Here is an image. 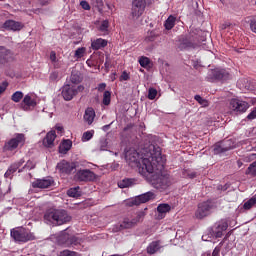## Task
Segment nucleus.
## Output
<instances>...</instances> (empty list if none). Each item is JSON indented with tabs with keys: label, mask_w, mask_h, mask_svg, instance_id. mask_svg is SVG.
Wrapping results in <instances>:
<instances>
[{
	"label": "nucleus",
	"mask_w": 256,
	"mask_h": 256,
	"mask_svg": "<svg viewBox=\"0 0 256 256\" xmlns=\"http://www.w3.org/2000/svg\"><path fill=\"white\" fill-rule=\"evenodd\" d=\"M158 219H164L165 215L171 211L169 204H159L157 207Z\"/></svg>",
	"instance_id": "24"
},
{
	"label": "nucleus",
	"mask_w": 256,
	"mask_h": 256,
	"mask_svg": "<svg viewBox=\"0 0 256 256\" xmlns=\"http://www.w3.org/2000/svg\"><path fill=\"white\" fill-rule=\"evenodd\" d=\"M40 5H42V7H44L45 5L49 4V0H39Z\"/></svg>",
	"instance_id": "57"
},
{
	"label": "nucleus",
	"mask_w": 256,
	"mask_h": 256,
	"mask_svg": "<svg viewBox=\"0 0 256 256\" xmlns=\"http://www.w3.org/2000/svg\"><path fill=\"white\" fill-rule=\"evenodd\" d=\"M55 185V180L51 177H45L43 179H37L32 182V187L34 189H49Z\"/></svg>",
	"instance_id": "14"
},
{
	"label": "nucleus",
	"mask_w": 256,
	"mask_h": 256,
	"mask_svg": "<svg viewBox=\"0 0 256 256\" xmlns=\"http://www.w3.org/2000/svg\"><path fill=\"white\" fill-rule=\"evenodd\" d=\"M80 5L82 9H84L85 11H89L91 9V6L89 5L88 1L83 0L80 2Z\"/></svg>",
	"instance_id": "49"
},
{
	"label": "nucleus",
	"mask_w": 256,
	"mask_h": 256,
	"mask_svg": "<svg viewBox=\"0 0 256 256\" xmlns=\"http://www.w3.org/2000/svg\"><path fill=\"white\" fill-rule=\"evenodd\" d=\"M211 211H213V203L210 201L202 202L198 205L195 217L196 219H204V217L211 215Z\"/></svg>",
	"instance_id": "9"
},
{
	"label": "nucleus",
	"mask_w": 256,
	"mask_h": 256,
	"mask_svg": "<svg viewBox=\"0 0 256 256\" xmlns=\"http://www.w3.org/2000/svg\"><path fill=\"white\" fill-rule=\"evenodd\" d=\"M44 220L48 221V223H52L53 225H65V223H69V221H71V216H69L65 210H54L46 212Z\"/></svg>",
	"instance_id": "2"
},
{
	"label": "nucleus",
	"mask_w": 256,
	"mask_h": 256,
	"mask_svg": "<svg viewBox=\"0 0 256 256\" xmlns=\"http://www.w3.org/2000/svg\"><path fill=\"white\" fill-rule=\"evenodd\" d=\"M70 81H71L70 85H79V83L83 81V78L81 77V72L76 70L72 71V74L70 76Z\"/></svg>",
	"instance_id": "28"
},
{
	"label": "nucleus",
	"mask_w": 256,
	"mask_h": 256,
	"mask_svg": "<svg viewBox=\"0 0 256 256\" xmlns=\"http://www.w3.org/2000/svg\"><path fill=\"white\" fill-rule=\"evenodd\" d=\"M105 87H107V84L105 83H100L98 85V91H105Z\"/></svg>",
	"instance_id": "55"
},
{
	"label": "nucleus",
	"mask_w": 256,
	"mask_h": 256,
	"mask_svg": "<svg viewBox=\"0 0 256 256\" xmlns=\"http://www.w3.org/2000/svg\"><path fill=\"white\" fill-rule=\"evenodd\" d=\"M201 256H211V252L203 253Z\"/></svg>",
	"instance_id": "60"
},
{
	"label": "nucleus",
	"mask_w": 256,
	"mask_h": 256,
	"mask_svg": "<svg viewBox=\"0 0 256 256\" xmlns=\"http://www.w3.org/2000/svg\"><path fill=\"white\" fill-rule=\"evenodd\" d=\"M159 249H161L159 242L154 241V242L150 243L149 246L147 247V253L149 255H154V253H157V251H159Z\"/></svg>",
	"instance_id": "30"
},
{
	"label": "nucleus",
	"mask_w": 256,
	"mask_h": 256,
	"mask_svg": "<svg viewBox=\"0 0 256 256\" xmlns=\"http://www.w3.org/2000/svg\"><path fill=\"white\" fill-rule=\"evenodd\" d=\"M194 99L202 107H209V101H207V99H204L203 97H201V95H195Z\"/></svg>",
	"instance_id": "36"
},
{
	"label": "nucleus",
	"mask_w": 256,
	"mask_h": 256,
	"mask_svg": "<svg viewBox=\"0 0 256 256\" xmlns=\"http://www.w3.org/2000/svg\"><path fill=\"white\" fill-rule=\"evenodd\" d=\"M155 97H157V89L149 88L148 89V99H150V101H153V99H155Z\"/></svg>",
	"instance_id": "45"
},
{
	"label": "nucleus",
	"mask_w": 256,
	"mask_h": 256,
	"mask_svg": "<svg viewBox=\"0 0 256 256\" xmlns=\"http://www.w3.org/2000/svg\"><path fill=\"white\" fill-rule=\"evenodd\" d=\"M156 149H161V148H159V147L155 148V146H153V150H152V152H150V155H148V157L142 158V160H139V152L138 151L129 150L125 154L126 162L128 163V165L130 167H137L138 172H139V169H141V167H144V169H145V166H143V160L150 159V161H152L151 158L155 154Z\"/></svg>",
	"instance_id": "3"
},
{
	"label": "nucleus",
	"mask_w": 256,
	"mask_h": 256,
	"mask_svg": "<svg viewBox=\"0 0 256 256\" xmlns=\"http://www.w3.org/2000/svg\"><path fill=\"white\" fill-rule=\"evenodd\" d=\"M58 256H79V253L71 250H63Z\"/></svg>",
	"instance_id": "43"
},
{
	"label": "nucleus",
	"mask_w": 256,
	"mask_h": 256,
	"mask_svg": "<svg viewBox=\"0 0 256 256\" xmlns=\"http://www.w3.org/2000/svg\"><path fill=\"white\" fill-rule=\"evenodd\" d=\"M150 61L149 58L147 57H141L139 59V64L141 65V67H147V65H149Z\"/></svg>",
	"instance_id": "46"
},
{
	"label": "nucleus",
	"mask_w": 256,
	"mask_h": 256,
	"mask_svg": "<svg viewBox=\"0 0 256 256\" xmlns=\"http://www.w3.org/2000/svg\"><path fill=\"white\" fill-rule=\"evenodd\" d=\"M23 163H25V160L21 159L18 162L11 164L4 174L5 179H13V173H15Z\"/></svg>",
	"instance_id": "19"
},
{
	"label": "nucleus",
	"mask_w": 256,
	"mask_h": 256,
	"mask_svg": "<svg viewBox=\"0 0 256 256\" xmlns=\"http://www.w3.org/2000/svg\"><path fill=\"white\" fill-rule=\"evenodd\" d=\"M247 119L249 121H253V119H256V108H253V110L248 114Z\"/></svg>",
	"instance_id": "50"
},
{
	"label": "nucleus",
	"mask_w": 256,
	"mask_h": 256,
	"mask_svg": "<svg viewBox=\"0 0 256 256\" xmlns=\"http://www.w3.org/2000/svg\"><path fill=\"white\" fill-rule=\"evenodd\" d=\"M50 60L52 61V63H55V61H57V54L55 53V51H52L50 53Z\"/></svg>",
	"instance_id": "54"
},
{
	"label": "nucleus",
	"mask_w": 256,
	"mask_h": 256,
	"mask_svg": "<svg viewBox=\"0 0 256 256\" xmlns=\"http://www.w3.org/2000/svg\"><path fill=\"white\" fill-rule=\"evenodd\" d=\"M227 27H229V23H225L222 25V29H227Z\"/></svg>",
	"instance_id": "59"
},
{
	"label": "nucleus",
	"mask_w": 256,
	"mask_h": 256,
	"mask_svg": "<svg viewBox=\"0 0 256 256\" xmlns=\"http://www.w3.org/2000/svg\"><path fill=\"white\" fill-rule=\"evenodd\" d=\"M10 235L14 241L18 243H27L28 241H35V234L26 228H13Z\"/></svg>",
	"instance_id": "5"
},
{
	"label": "nucleus",
	"mask_w": 256,
	"mask_h": 256,
	"mask_svg": "<svg viewBox=\"0 0 256 256\" xmlns=\"http://www.w3.org/2000/svg\"><path fill=\"white\" fill-rule=\"evenodd\" d=\"M73 147V142L69 139L64 140L59 146V153L65 155Z\"/></svg>",
	"instance_id": "27"
},
{
	"label": "nucleus",
	"mask_w": 256,
	"mask_h": 256,
	"mask_svg": "<svg viewBox=\"0 0 256 256\" xmlns=\"http://www.w3.org/2000/svg\"><path fill=\"white\" fill-rule=\"evenodd\" d=\"M94 133H95V131H93V130L84 132L83 136H82V141L84 143L87 141H91V139H93Z\"/></svg>",
	"instance_id": "38"
},
{
	"label": "nucleus",
	"mask_w": 256,
	"mask_h": 256,
	"mask_svg": "<svg viewBox=\"0 0 256 256\" xmlns=\"http://www.w3.org/2000/svg\"><path fill=\"white\" fill-rule=\"evenodd\" d=\"M133 185V179H124L118 183L120 189H126V187H131Z\"/></svg>",
	"instance_id": "35"
},
{
	"label": "nucleus",
	"mask_w": 256,
	"mask_h": 256,
	"mask_svg": "<svg viewBox=\"0 0 256 256\" xmlns=\"http://www.w3.org/2000/svg\"><path fill=\"white\" fill-rule=\"evenodd\" d=\"M229 109L234 113H245L249 109V103L239 99H232L230 100Z\"/></svg>",
	"instance_id": "10"
},
{
	"label": "nucleus",
	"mask_w": 256,
	"mask_h": 256,
	"mask_svg": "<svg viewBox=\"0 0 256 256\" xmlns=\"http://www.w3.org/2000/svg\"><path fill=\"white\" fill-rule=\"evenodd\" d=\"M255 206H256V197H252L244 203L243 208L246 211H249V209H252V207H255Z\"/></svg>",
	"instance_id": "33"
},
{
	"label": "nucleus",
	"mask_w": 256,
	"mask_h": 256,
	"mask_svg": "<svg viewBox=\"0 0 256 256\" xmlns=\"http://www.w3.org/2000/svg\"><path fill=\"white\" fill-rule=\"evenodd\" d=\"M246 175H252L253 177H256V161L250 164L246 171Z\"/></svg>",
	"instance_id": "39"
},
{
	"label": "nucleus",
	"mask_w": 256,
	"mask_h": 256,
	"mask_svg": "<svg viewBox=\"0 0 256 256\" xmlns=\"http://www.w3.org/2000/svg\"><path fill=\"white\" fill-rule=\"evenodd\" d=\"M153 199H155V193L153 191H148L146 193L136 196L132 200V205H141V203H147L148 201H151Z\"/></svg>",
	"instance_id": "17"
},
{
	"label": "nucleus",
	"mask_w": 256,
	"mask_h": 256,
	"mask_svg": "<svg viewBox=\"0 0 256 256\" xmlns=\"http://www.w3.org/2000/svg\"><path fill=\"white\" fill-rule=\"evenodd\" d=\"M94 7H103V0H90Z\"/></svg>",
	"instance_id": "51"
},
{
	"label": "nucleus",
	"mask_w": 256,
	"mask_h": 256,
	"mask_svg": "<svg viewBox=\"0 0 256 256\" xmlns=\"http://www.w3.org/2000/svg\"><path fill=\"white\" fill-rule=\"evenodd\" d=\"M57 131H63V128L61 126H56Z\"/></svg>",
	"instance_id": "61"
},
{
	"label": "nucleus",
	"mask_w": 256,
	"mask_h": 256,
	"mask_svg": "<svg viewBox=\"0 0 256 256\" xmlns=\"http://www.w3.org/2000/svg\"><path fill=\"white\" fill-rule=\"evenodd\" d=\"M11 99L14 101V103H19L21 99H24V95L21 91H16L12 94Z\"/></svg>",
	"instance_id": "37"
},
{
	"label": "nucleus",
	"mask_w": 256,
	"mask_h": 256,
	"mask_svg": "<svg viewBox=\"0 0 256 256\" xmlns=\"http://www.w3.org/2000/svg\"><path fill=\"white\" fill-rule=\"evenodd\" d=\"M85 91V86L75 85V84H66L62 87V97L65 101H71L73 97L83 93Z\"/></svg>",
	"instance_id": "6"
},
{
	"label": "nucleus",
	"mask_w": 256,
	"mask_h": 256,
	"mask_svg": "<svg viewBox=\"0 0 256 256\" xmlns=\"http://www.w3.org/2000/svg\"><path fill=\"white\" fill-rule=\"evenodd\" d=\"M23 147L25 145V134L16 133L12 139L5 143L4 149L5 151H13V149H17L18 146Z\"/></svg>",
	"instance_id": "8"
},
{
	"label": "nucleus",
	"mask_w": 256,
	"mask_h": 256,
	"mask_svg": "<svg viewBox=\"0 0 256 256\" xmlns=\"http://www.w3.org/2000/svg\"><path fill=\"white\" fill-rule=\"evenodd\" d=\"M85 47H80L75 51L74 57H76V59H81V57H83L85 55Z\"/></svg>",
	"instance_id": "42"
},
{
	"label": "nucleus",
	"mask_w": 256,
	"mask_h": 256,
	"mask_svg": "<svg viewBox=\"0 0 256 256\" xmlns=\"http://www.w3.org/2000/svg\"><path fill=\"white\" fill-rule=\"evenodd\" d=\"M199 33H201V30L195 29L191 30L189 35L181 36L179 38L178 44L180 51H184V49H190V47H195V45L199 43Z\"/></svg>",
	"instance_id": "4"
},
{
	"label": "nucleus",
	"mask_w": 256,
	"mask_h": 256,
	"mask_svg": "<svg viewBox=\"0 0 256 256\" xmlns=\"http://www.w3.org/2000/svg\"><path fill=\"white\" fill-rule=\"evenodd\" d=\"M241 165H243V163H241V161H238V167H241Z\"/></svg>",
	"instance_id": "63"
},
{
	"label": "nucleus",
	"mask_w": 256,
	"mask_h": 256,
	"mask_svg": "<svg viewBox=\"0 0 256 256\" xmlns=\"http://www.w3.org/2000/svg\"><path fill=\"white\" fill-rule=\"evenodd\" d=\"M64 239H66L64 244L67 247H77V245H81V238H79V237H76V236L69 237V235L65 234Z\"/></svg>",
	"instance_id": "22"
},
{
	"label": "nucleus",
	"mask_w": 256,
	"mask_h": 256,
	"mask_svg": "<svg viewBox=\"0 0 256 256\" xmlns=\"http://www.w3.org/2000/svg\"><path fill=\"white\" fill-rule=\"evenodd\" d=\"M105 67H109V63L107 61L105 62Z\"/></svg>",
	"instance_id": "64"
},
{
	"label": "nucleus",
	"mask_w": 256,
	"mask_h": 256,
	"mask_svg": "<svg viewBox=\"0 0 256 256\" xmlns=\"http://www.w3.org/2000/svg\"><path fill=\"white\" fill-rule=\"evenodd\" d=\"M111 127V124H109V125H104L103 127H102V129L104 130V131H108V129Z\"/></svg>",
	"instance_id": "58"
},
{
	"label": "nucleus",
	"mask_w": 256,
	"mask_h": 256,
	"mask_svg": "<svg viewBox=\"0 0 256 256\" xmlns=\"http://www.w3.org/2000/svg\"><path fill=\"white\" fill-rule=\"evenodd\" d=\"M67 195L68 197H74V198L81 197V188L79 186L70 188L67 191Z\"/></svg>",
	"instance_id": "32"
},
{
	"label": "nucleus",
	"mask_w": 256,
	"mask_h": 256,
	"mask_svg": "<svg viewBox=\"0 0 256 256\" xmlns=\"http://www.w3.org/2000/svg\"><path fill=\"white\" fill-rule=\"evenodd\" d=\"M195 173H192V174H190V177H191V179H193V177H195Z\"/></svg>",
	"instance_id": "62"
},
{
	"label": "nucleus",
	"mask_w": 256,
	"mask_h": 256,
	"mask_svg": "<svg viewBox=\"0 0 256 256\" xmlns=\"http://www.w3.org/2000/svg\"><path fill=\"white\" fill-rule=\"evenodd\" d=\"M100 151H107V139L105 138L100 140Z\"/></svg>",
	"instance_id": "47"
},
{
	"label": "nucleus",
	"mask_w": 256,
	"mask_h": 256,
	"mask_svg": "<svg viewBox=\"0 0 256 256\" xmlns=\"http://www.w3.org/2000/svg\"><path fill=\"white\" fill-rule=\"evenodd\" d=\"M143 219H145V213L143 211L138 212L134 218L125 217L119 226V231L123 229H133V227H135L137 223H141Z\"/></svg>",
	"instance_id": "7"
},
{
	"label": "nucleus",
	"mask_w": 256,
	"mask_h": 256,
	"mask_svg": "<svg viewBox=\"0 0 256 256\" xmlns=\"http://www.w3.org/2000/svg\"><path fill=\"white\" fill-rule=\"evenodd\" d=\"M145 0H134L132 2V17L133 19H139L145 11Z\"/></svg>",
	"instance_id": "13"
},
{
	"label": "nucleus",
	"mask_w": 256,
	"mask_h": 256,
	"mask_svg": "<svg viewBox=\"0 0 256 256\" xmlns=\"http://www.w3.org/2000/svg\"><path fill=\"white\" fill-rule=\"evenodd\" d=\"M8 85H9V83H7V82H3L2 84H0V95L2 93H5V91H7Z\"/></svg>",
	"instance_id": "52"
},
{
	"label": "nucleus",
	"mask_w": 256,
	"mask_h": 256,
	"mask_svg": "<svg viewBox=\"0 0 256 256\" xmlns=\"http://www.w3.org/2000/svg\"><path fill=\"white\" fill-rule=\"evenodd\" d=\"M176 21L177 17L170 15L164 23L165 29H167V31H171V29L175 27Z\"/></svg>",
	"instance_id": "29"
},
{
	"label": "nucleus",
	"mask_w": 256,
	"mask_h": 256,
	"mask_svg": "<svg viewBox=\"0 0 256 256\" xmlns=\"http://www.w3.org/2000/svg\"><path fill=\"white\" fill-rule=\"evenodd\" d=\"M56 138L57 134L55 133V130L48 132L43 140L44 147H53V143H55Z\"/></svg>",
	"instance_id": "23"
},
{
	"label": "nucleus",
	"mask_w": 256,
	"mask_h": 256,
	"mask_svg": "<svg viewBox=\"0 0 256 256\" xmlns=\"http://www.w3.org/2000/svg\"><path fill=\"white\" fill-rule=\"evenodd\" d=\"M84 121L88 125H92L95 121V110L93 108H87L84 113Z\"/></svg>",
	"instance_id": "25"
},
{
	"label": "nucleus",
	"mask_w": 256,
	"mask_h": 256,
	"mask_svg": "<svg viewBox=\"0 0 256 256\" xmlns=\"http://www.w3.org/2000/svg\"><path fill=\"white\" fill-rule=\"evenodd\" d=\"M229 224L225 220H220L215 223L214 227L212 228V232L214 237L218 239L219 237H223V233L227 231Z\"/></svg>",
	"instance_id": "16"
},
{
	"label": "nucleus",
	"mask_w": 256,
	"mask_h": 256,
	"mask_svg": "<svg viewBox=\"0 0 256 256\" xmlns=\"http://www.w3.org/2000/svg\"><path fill=\"white\" fill-rule=\"evenodd\" d=\"M11 61H13V52L3 46H0V64L5 65V63H9Z\"/></svg>",
	"instance_id": "18"
},
{
	"label": "nucleus",
	"mask_w": 256,
	"mask_h": 256,
	"mask_svg": "<svg viewBox=\"0 0 256 256\" xmlns=\"http://www.w3.org/2000/svg\"><path fill=\"white\" fill-rule=\"evenodd\" d=\"M31 169H35V163L33 161L29 160L27 163L23 166L22 169L18 170V173H23V171H31Z\"/></svg>",
	"instance_id": "34"
},
{
	"label": "nucleus",
	"mask_w": 256,
	"mask_h": 256,
	"mask_svg": "<svg viewBox=\"0 0 256 256\" xmlns=\"http://www.w3.org/2000/svg\"><path fill=\"white\" fill-rule=\"evenodd\" d=\"M212 77H214V79L227 81V79L230 77V74L229 71L225 69H214L212 71Z\"/></svg>",
	"instance_id": "21"
},
{
	"label": "nucleus",
	"mask_w": 256,
	"mask_h": 256,
	"mask_svg": "<svg viewBox=\"0 0 256 256\" xmlns=\"http://www.w3.org/2000/svg\"><path fill=\"white\" fill-rule=\"evenodd\" d=\"M111 103V92L105 91L103 94V105H109Z\"/></svg>",
	"instance_id": "40"
},
{
	"label": "nucleus",
	"mask_w": 256,
	"mask_h": 256,
	"mask_svg": "<svg viewBox=\"0 0 256 256\" xmlns=\"http://www.w3.org/2000/svg\"><path fill=\"white\" fill-rule=\"evenodd\" d=\"M109 29V20H103L99 26V31L103 33L107 32Z\"/></svg>",
	"instance_id": "41"
},
{
	"label": "nucleus",
	"mask_w": 256,
	"mask_h": 256,
	"mask_svg": "<svg viewBox=\"0 0 256 256\" xmlns=\"http://www.w3.org/2000/svg\"><path fill=\"white\" fill-rule=\"evenodd\" d=\"M218 189H221L222 191H227V189H229V184H226L224 186L219 185Z\"/></svg>",
	"instance_id": "56"
},
{
	"label": "nucleus",
	"mask_w": 256,
	"mask_h": 256,
	"mask_svg": "<svg viewBox=\"0 0 256 256\" xmlns=\"http://www.w3.org/2000/svg\"><path fill=\"white\" fill-rule=\"evenodd\" d=\"M91 47L94 51H99V49H103L107 47V40L103 38H98L91 43Z\"/></svg>",
	"instance_id": "26"
},
{
	"label": "nucleus",
	"mask_w": 256,
	"mask_h": 256,
	"mask_svg": "<svg viewBox=\"0 0 256 256\" xmlns=\"http://www.w3.org/2000/svg\"><path fill=\"white\" fill-rule=\"evenodd\" d=\"M249 23H250V30L252 31V33H256V16H251Z\"/></svg>",
	"instance_id": "44"
},
{
	"label": "nucleus",
	"mask_w": 256,
	"mask_h": 256,
	"mask_svg": "<svg viewBox=\"0 0 256 256\" xmlns=\"http://www.w3.org/2000/svg\"><path fill=\"white\" fill-rule=\"evenodd\" d=\"M121 81H129V73L127 71H124L120 77Z\"/></svg>",
	"instance_id": "53"
},
{
	"label": "nucleus",
	"mask_w": 256,
	"mask_h": 256,
	"mask_svg": "<svg viewBox=\"0 0 256 256\" xmlns=\"http://www.w3.org/2000/svg\"><path fill=\"white\" fill-rule=\"evenodd\" d=\"M230 149H232V147L227 146V144H224L223 146L216 145L214 147V153H215V155H221V153H227V151H230Z\"/></svg>",
	"instance_id": "31"
},
{
	"label": "nucleus",
	"mask_w": 256,
	"mask_h": 256,
	"mask_svg": "<svg viewBox=\"0 0 256 256\" xmlns=\"http://www.w3.org/2000/svg\"><path fill=\"white\" fill-rule=\"evenodd\" d=\"M20 107L23 111H31L37 107V100L33 94H26L20 104Z\"/></svg>",
	"instance_id": "12"
},
{
	"label": "nucleus",
	"mask_w": 256,
	"mask_h": 256,
	"mask_svg": "<svg viewBox=\"0 0 256 256\" xmlns=\"http://www.w3.org/2000/svg\"><path fill=\"white\" fill-rule=\"evenodd\" d=\"M59 79V73L58 72H51L49 76V80L52 82L58 81Z\"/></svg>",
	"instance_id": "48"
},
{
	"label": "nucleus",
	"mask_w": 256,
	"mask_h": 256,
	"mask_svg": "<svg viewBox=\"0 0 256 256\" xmlns=\"http://www.w3.org/2000/svg\"><path fill=\"white\" fill-rule=\"evenodd\" d=\"M3 28L7 29V31H21L23 25L15 20H7L3 24Z\"/></svg>",
	"instance_id": "20"
},
{
	"label": "nucleus",
	"mask_w": 256,
	"mask_h": 256,
	"mask_svg": "<svg viewBox=\"0 0 256 256\" xmlns=\"http://www.w3.org/2000/svg\"><path fill=\"white\" fill-rule=\"evenodd\" d=\"M96 178L95 173L89 169L78 170L74 176L75 181L80 182L95 181Z\"/></svg>",
	"instance_id": "11"
},
{
	"label": "nucleus",
	"mask_w": 256,
	"mask_h": 256,
	"mask_svg": "<svg viewBox=\"0 0 256 256\" xmlns=\"http://www.w3.org/2000/svg\"><path fill=\"white\" fill-rule=\"evenodd\" d=\"M164 167L165 158L161 155V149L157 148L151 159L143 160V167L139 168V174L146 179L150 177V183L154 189L167 191L171 187V176L163 172Z\"/></svg>",
	"instance_id": "1"
},
{
	"label": "nucleus",
	"mask_w": 256,
	"mask_h": 256,
	"mask_svg": "<svg viewBox=\"0 0 256 256\" xmlns=\"http://www.w3.org/2000/svg\"><path fill=\"white\" fill-rule=\"evenodd\" d=\"M56 169L62 175H71L75 171V165L67 160H62L57 164Z\"/></svg>",
	"instance_id": "15"
}]
</instances>
